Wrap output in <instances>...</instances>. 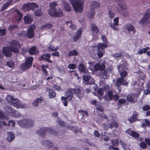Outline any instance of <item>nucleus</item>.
Here are the masks:
<instances>
[{"label": "nucleus", "mask_w": 150, "mask_h": 150, "mask_svg": "<svg viewBox=\"0 0 150 150\" xmlns=\"http://www.w3.org/2000/svg\"><path fill=\"white\" fill-rule=\"evenodd\" d=\"M10 46L4 47L2 51L3 54L6 57H11L12 52L18 53L19 52V49L21 47V45L19 42L15 40H12L9 42Z\"/></svg>", "instance_id": "1"}, {"label": "nucleus", "mask_w": 150, "mask_h": 150, "mask_svg": "<svg viewBox=\"0 0 150 150\" xmlns=\"http://www.w3.org/2000/svg\"><path fill=\"white\" fill-rule=\"evenodd\" d=\"M49 97L50 98H53L56 96V94L54 90H51L49 91Z\"/></svg>", "instance_id": "46"}, {"label": "nucleus", "mask_w": 150, "mask_h": 150, "mask_svg": "<svg viewBox=\"0 0 150 150\" xmlns=\"http://www.w3.org/2000/svg\"><path fill=\"white\" fill-rule=\"evenodd\" d=\"M118 4L120 7L121 9L123 10H125L127 8V6L126 5L124 4H121L120 2H118Z\"/></svg>", "instance_id": "53"}, {"label": "nucleus", "mask_w": 150, "mask_h": 150, "mask_svg": "<svg viewBox=\"0 0 150 150\" xmlns=\"http://www.w3.org/2000/svg\"><path fill=\"white\" fill-rule=\"evenodd\" d=\"M90 30L92 33L95 34L97 33L99 31L98 28L97 26L94 23H92L90 25Z\"/></svg>", "instance_id": "22"}, {"label": "nucleus", "mask_w": 150, "mask_h": 150, "mask_svg": "<svg viewBox=\"0 0 150 150\" xmlns=\"http://www.w3.org/2000/svg\"><path fill=\"white\" fill-rule=\"evenodd\" d=\"M48 14L51 16L54 17H61L63 16V13L62 10L60 8L56 10L55 9L52 11H50Z\"/></svg>", "instance_id": "11"}, {"label": "nucleus", "mask_w": 150, "mask_h": 150, "mask_svg": "<svg viewBox=\"0 0 150 150\" xmlns=\"http://www.w3.org/2000/svg\"><path fill=\"white\" fill-rule=\"evenodd\" d=\"M122 53H117L114 54H113L112 55V56L115 57H121L122 56Z\"/></svg>", "instance_id": "62"}, {"label": "nucleus", "mask_w": 150, "mask_h": 150, "mask_svg": "<svg viewBox=\"0 0 150 150\" xmlns=\"http://www.w3.org/2000/svg\"><path fill=\"white\" fill-rule=\"evenodd\" d=\"M120 143L124 150H127V148L126 147V143L123 141L120 140Z\"/></svg>", "instance_id": "43"}, {"label": "nucleus", "mask_w": 150, "mask_h": 150, "mask_svg": "<svg viewBox=\"0 0 150 150\" xmlns=\"http://www.w3.org/2000/svg\"><path fill=\"white\" fill-rule=\"evenodd\" d=\"M100 65V64L99 63H97L94 66V69L96 71H97L99 70Z\"/></svg>", "instance_id": "63"}, {"label": "nucleus", "mask_w": 150, "mask_h": 150, "mask_svg": "<svg viewBox=\"0 0 150 150\" xmlns=\"http://www.w3.org/2000/svg\"><path fill=\"white\" fill-rule=\"evenodd\" d=\"M6 99L11 105L16 107L17 108H25L27 107L26 104L21 103L19 99L15 98L11 96L7 95L6 97Z\"/></svg>", "instance_id": "2"}, {"label": "nucleus", "mask_w": 150, "mask_h": 150, "mask_svg": "<svg viewBox=\"0 0 150 150\" xmlns=\"http://www.w3.org/2000/svg\"><path fill=\"white\" fill-rule=\"evenodd\" d=\"M44 101V98L42 97L36 98L32 103V105L35 107H38L39 103H42Z\"/></svg>", "instance_id": "19"}, {"label": "nucleus", "mask_w": 150, "mask_h": 150, "mask_svg": "<svg viewBox=\"0 0 150 150\" xmlns=\"http://www.w3.org/2000/svg\"><path fill=\"white\" fill-rule=\"evenodd\" d=\"M109 17L111 19L113 18L115 16V13L111 12L110 10H109Z\"/></svg>", "instance_id": "61"}, {"label": "nucleus", "mask_w": 150, "mask_h": 150, "mask_svg": "<svg viewBox=\"0 0 150 150\" xmlns=\"http://www.w3.org/2000/svg\"><path fill=\"white\" fill-rule=\"evenodd\" d=\"M90 7L91 10H93L94 9L100 7L99 3L97 1H93L91 3Z\"/></svg>", "instance_id": "26"}, {"label": "nucleus", "mask_w": 150, "mask_h": 150, "mask_svg": "<svg viewBox=\"0 0 150 150\" xmlns=\"http://www.w3.org/2000/svg\"><path fill=\"white\" fill-rule=\"evenodd\" d=\"M119 18L116 17L113 20L114 23H110L109 26L113 29L114 30L116 31L118 30V28L117 26L119 25Z\"/></svg>", "instance_id": "15"}, {"label": "nucleus", "mask_w": 150, "mask_h": 150, "mask_svg": "<svg viewBox=\"0 0 150 150\" xmlns=\"http://www.w3.org/2000/svg\"><path fill=\"white\" fill-rule=\"evenodd\" d=\"M142 127L144 128L146 127L147 126L150 127V121L149 119H145L144 120V123H142Z\"/></svg>", "instance_id": "30"}, {"label": "nucleus", "mask_w": 150, "mask_h": 150, "mask_svg": "<svg viewBox=\"0 0 150 150\" xmlns=\"http://www.w3.org/2000/svg\"><path fill=\"white\" fill-rule=\"evenodd\" d=\"M72 91L71 88H68L65 92L64 96H62L61 98L63 104L65 107L68 106V102L70 101L73 99L74 93Z\"/></svg>", "instance_id": "3"}, {"label": "nucleus", "mask_w": 150, "mask_h": 150, "mask_svg": "<svg viewBox=\"0 0 150 150\" xmlns=\"http://www.w3.org/2000/svg\"><path fill=\"white\" fill-rule=\"evenodd\" d=\"M22 9L25 12L30 10V9L29 3L23 5L22 7Z\"/></svg>", "instance_id": "35"}, {"label": "nucleus", "mask_w": 150, "mask_h": 150, "mask_svg": "<svg viewBox=\"0 0 150 150\" xmlns=\"http://www.w3.org/2000/svg\"><path fill=\"white\" fill-rule=\"evenodd\" d=\"M82 28H80L78 30L76 31V34L73 38L74 42L77 41L79 39L81 38L82 33Z\"/></svg>", "instance_id": "16"}, {"label": "nucleus", "mask_w": 150, "mask_h": 150, "mask_svg": "<svg viewBox=\"0 0 150 150\" xmlns=\"http://www.w3.org/2000/svg\"><path fill=\"white\" fill-rule=\"evenodd\" d=\"M4 108L5 110L8 114L14 117L18 118L21 116V114L18 111L15 110L9 106L5 105Z\"/></svg>", "instance_id": "9"}, {"label": "nucleus", "mask_w": 150, "mask_h": 150, "mask_svg": "<svg viewBox=\"0 0 150 150\" xmlns=\"http://www.w3.org/2000/svg\"><path fill=\"white\" fill-rule=\"evenodd\" d=\"M126 99L130 103H134L137 100V96L133 93L128 95L126 97Z\"/></svg>", "instance_id": "14"}, {"label": "nucleus", "mask_w": 150, "mask_h": 150, "mask_svg": "<svg viewBox=\"0 0 150 150\" xmlns=\"http://www.w3.org/2000/svg\"><path fill=\"white\" fill-rule=\"evenodd\" d=\"M6 118V116L1 110L0 111V125Z\"/></svg>", "instance_id": "41"}, {"label": "nucleus", "mask_w": 150, "mask_h": 150, "mask_svg": "<svg viewBox=\"0 0 150 150\" xmlns=\"http://www.w3.org/2000/svg\"><path fill=\"white\" fill-rule=\"evenodd\" d=\"M28 52L30 54L32 55L36 54H38L39 53V51L38 49L35 46H33L30 48L28 50Z\"/></svg>", "instance_id": "20"}, {"label": "nucleus", "mask_w": 150, "mask_h": 150, "mask_svg": "<svg viewBox=\"0 0 150 150\" xmlns=\"http://www.w3.org/2000/svg\"><path fill=\"white\" fill-rule=\"evenodd\" d=\"M108 95L109 98L112 100V99L113 96L112 92L110 91H109L108 92Z\"/></svg>", "instance_id": "60"}, {"label": "nucleus", "mask_w": 150, "mask_h": 150, "mask_svg": "<svg viewBox=\"0 0 150 150\" xmlns=\"http://www.w3.org/2000/svg\"><path fill=\"white\" fill-rule=\"evenodd\" d=\"M97 45L94 46V47L97 48V55L99 58H101L105 52L104 49L107 48L108 46L106 44H101L99 43L97 44Z\"/></svg>", "instance_id": "8"}, {"label": "nucleus", "mask_w": 150, "mask_h": 150, "mask_svg": "<svg viewBox=\"0 0 150 150\" xmlns=\"http://www.w3.org/2000/svg\"><path fill=\"white\" fill-rule=\"evenodd\" d=\"M126 28L129 31H132L133 33L135 32V29L130 23L127 24L126 25Z\"/></svg>", "instance_id": "31"}, {"label": "nucleus", "mask_w": 150, "mask_h": 150, "mask_svg": "<svg viewBox=\"0 0 150 150\" xmlns=\"http://www.w3.org/2000/svg\"><path fill=\"white\" fill-rule=\"evenodd\" d=\"M51 56V54L50 53L43 54L40 57L39 59L40 61H43L45 60L46 58H50Z\"/></svg>", "instance_id": "32"}, {"label": "nucleus", "mask_w": 150, "mask_h": 150, "mask_svg": "<svg viewBox=\"0 0 150 150\" xmlns=\"http://www.w3.org/2000/svg\"><path fill=\"white\" fill-rule=\"evenodd\" d=\"M25 23L27 24H30L33 21V19L30 15H27L25 16L23 18Z\"/></svg>", "instance_id": "25"}, {"label": "nucleus", "mask_w": 150, "mask_h": 150, "mask_svg": "<svg viewBox=\"0 0 150 150\" xmlns=\"http://www.w3.org/2000/svg\"><path fill=\"white\" fill-rule=\"evenodd\" d=\"M8 136L6 139L8 142H10L12 141L15 137V135L14 133L12 132H8L7 133Z\"/></svg>", "instance_id": "21"}, {"label": "nucleus", "mask_w": 150, "mask_h": 150, "mask_svg": "<svg viewBox=\"0 0 150 150\" xmlns=\"http://www.w3.org/2000/svg\"><path fill=\"white\" fill-rule=\"evenodd\" d=\"M34 13L35 16H41L42 14V12L40 9H38L35 10Z\"/></svg>", "instance_id": "45"}, {"label": "nucleus", "mask_w": 150, "mask_h": 150, "mask_svg": "<svg viewBox=\"0 0 150 150\" xmlns=\"http://www.w3.org/2000/svg\"><path fill=\"white\" fill-rule=\"evenodd\" d=\"M10 4L8 3L4 4L3 5L2 9L1 10V11H2L6 9L7 7Z\"/></svg>", "instance_id": "57"}, {"label": "nucleus", "mask_w": 150, "mask_h": 150, "mask_svg": "<svg viewBox=\"0 0 150 150\" xmlns=\"http://www.w3.org/2000/svg\"><path fill=\"white\" fill-rule=\"evenodd\" d=\"M34 25H31L28 28L27 33V37L29 38H32L34 36V30L35 29Z\"/></svg>", "instance_id": "12"}, {"label": "nucleus", "mask_w": 150, "mask_h": 150, "mask_svg": "<svg viewBox=\"0 0 150 150\" xmlns=\"http://www.w3.org/2000/svg\"><path fill=\"white\" fill-rule=\"evenodd\" d=\"M84 82L87 85L93 84L95 83V80L93 78H91L90 74H88L83 76Z\"/></svg>", "instance_id": "10"}, {"label": "nucleus", "mask_w": 150, "mask_h": 150, "mask_svg": "<svg viewBox=\"0 0 150 150\" xmlns=\"http://www.w3.org/2000/svg\"><path fill=\"white\" fill-rule=\"evenodd\" d=\"M111 143L112 145L117 146L119 144V140L118 139H116L114 140H112Z\"/></svg>", "instance_id": "47"}, {"label": "nucleus", "mask_w": 150, "mask_h": 150, "mask_svg": "<svg viewBox=\"0 0 150 150\" xmlns=\"http://www.w3.org/2000/svg\"><path fill=\"white\" fill-rule=\"evenodd\" d=\"M33 57H28L25 60V62L30 67L32 65L33 61Z\"/></svg>", "instance_id": "29"}, {"label": "nucleus", "mask_w": 150, "mask_h": 150, "mask_svg": "<svg viewBox=\"0 0 150 150\" xmlns=\"http://www.w3.org/2000/svg\"><path fill=\"white\" fill-rule=\"evenodd\" d=\"M105 66L104 64H100L99 70L100 71H103L105 70Z\"/></svg>", "instance_id": "64"}, {"label": "nucleus", "mask_w": 150, "mask_h": 150, "mask_svg": "<svg viewBox=\"0 0 150 150\" xmlns=\"http://www.w3.org/2000/svg\"><path fill=\"white\" fill-rule=\"evenodd\" d=\"M46 132L54 135H57V132L55 130L52 129L51 127H43L36 131V133L42 137H45Z\"/></svg>", "instance_id": "5"}, {"label": "nucleus", "mask_w": 150, "mask_h": 150, "mask_svg": "<svg viewBox=\"0 0 150 150\" xmlns=\"http://www.w3.org/2000/svg\"><path fill=\"white\" fill-rule=\"evenodd\" d=\"M126 100L125 99H120L118 100V102L117 103L118 107L119 106H121L122 104H124L126 103Z\"/></svg>", "instance_id": "39"}, {"label": "nucleus", "mask_w": 150, "mask_h": 150, "mask_svg": "<svg viewBox=\"0 0 150 150\" xmlns=\"http://www.w3.org/2000/svg\"><path fill=\"white\" fill-rule=\"evenodd\" d=\"M71 89L76 97L81 100V98L84 96L85 92L83 88L81 86H77L74 88H71Z\"/></svg>", "instance_id": "6"}, {"label": "nucleus", "mask_w": 150, "mask_h": 150, "mask_svg": "<svg viewBox=\"0 0 150 150\" xmlns=\"http://www.w3.org/2000/svg\"><path fill=\"white\" fill-rule=\"evenodd\" d=\"M149 18L148 16H147L146 14H145L144 16L140 21V23L141 25H143L146 23H149L150 22L148 20Z\"/></svg>", "instance_id": "24"}, {"label": "nucleus", "mask_w": 150, "mask_h": 150, "mask_svg": "<svg viewBox=\"0 0 150 150\" xmlns=\"http://www.w3.org/2000/svg\"><path fill=\"white\" fill-rule=\"evenodd\" d=\"M140 146L142 149H145L147 147L146 144L144 142H141L140 143Z\"/></svg>", "instance_id": "55"}, {"label": "nucleus", "mask_w": 150, "mask_h": 150, "mask_svg": "<svg viewBox=\"0 0 150 150\" xmlns=\"http://www.w3.org/2000/svg\"><path fill=\"white\" fill-rule=\"evenodd\" d=\"M78 54V52L76 50H74L70 51L67 54V56H77Z\"/></svg>", "instance_id": "34"}, {"label": "nucleus", "mask_w": 150, "mask_h": 150, "mask_svg": "<svg viewBox=\"0 0 150 150\" xmlns=\"http://www.w3.org/2000/svg\"><path fill=\"white\" fill-rule=\"evenodd\" d=\"M75 12L76 13H81L83 9V3L79 0H70Z\"/></svg>", "instance_id": "4"}, {"label": "nucleus", "mask_w": 150, "mask_h": 150, "mask_svg": "<svg viewBox=\"0 0 150 150\" xmlns=\"http://www.w3.org/2000/svg\"><path fill=\"white\" fill-rule=\"evenodd\" d=\"M16 13L19 16L18 19L19 20H21L22 17V14L18 10H16Z\"/></svg>", "instance_id": "58"}, {"label": "nucleus", "mask_w": 150, "mask_h": 150, "mask_svg": "<svg viewBox=\"0 0 150 150\" xmlns=\"http://www.w3.org/2000/svg\"><path fill=\"white\" fill-rule=\"evenodd\" d=\"M138 112L135 111H134L132 116L128 119V120L131 123H133L134 121H138L137 118L138 116Z\"/></svg>", "instance_id": "18"}, {"label": "nucleus", "mask_w": 150, "mask_h": 150, "mask_svg": "<svg viewBox=\"0 0 150 150\" xmlns=\"http://www.w3.org/2000/svg\"><path fill=\"white\" fill-rule=\"evenodd\" d=\"M41 143L42 145H44L45 146L48 148L52 147L54 145V144L52 142L47 140L42 141Z\"/></svg>", "instance_id": "23"}, {"label": "nucleus", "mask_w": 150, "mask_h": 150, "mask_svg": "<svg viewBox=\"0 0 150 150\" xmlns=\"http://www.w3.org/2000/svg\"><path fill=\"white\" fill-rule=\"evenodd\" d=\"M42 70L43 72L45 74V76L48 74V71L46 70L45 66L44 65H43L42 67Z\"/></svg>", "instance_id": "59"}, {"label": "nucleus", "mask_w": 150, "mask_h": 150, "mask_svg": "<svg viewBox=\"0 0 150 150\" xmlns=\"http://www.w3.org/2000/svg\"><path fill=\"white\" fill-rule=\"evenodd\" d=\"M57 2H53L50 3L49 4V6L50 8L49 10L48 13L50 12V11H51L56 9V6L57 5Z\"/></svg>", "instance_id": "28"}, {"label": "nucleus", "mask_w": 150, "mask_h": 150, "mask_svg": "<svg viewBox=\"0 0 150 150\" xmlns=\"http://www.w3.org/2000/svg\"><path fill=\"white\" fill-rule=\"evenodd\" d=\"M68 68L71 69H76V65L74 64H70L68 66Z\"/></svg>", "instance_id": "54"}, {"label": "nucleus", "mask_w": 150, "mask_h": 150, "mask_svg": "<svg viewBox=\"0 0 150 150\" xmlns=\"http://www.w3.org/2000/svg\"><path fill=\"white\" fill-rule=\"evenodd\" d=\"M101 39L102 40V41L103 42H104V43H101V44H107L108 43V41L106 37L105 36V35H102L101 37Z\"/></svg>", "instance_id": "50"}, {"label": "nucleus", "mask_w": 150, "mask_h": 150, "mask_svg": "<svg viewBox=\"0 0 150 150\" xmlns=\"http://www.w3.org/2000/svg\"><path fill=\"white\" fill-rule=\"evenodd\" d=\"M107 73H108V71L107 70L104 71L102 75V77L103 79H105L107 78L108 76Z\"/></svg>", "instance_id": "51"}, {"label": "nucleus", "mask_w": 150, "mask_h": 150, "mask_svg": "<svg viewBox=\"0 0 150 150\" xmlns=\"http://www.w3.org/2000/svg\"><path fill=\"white\" fill-rule=\"evenodd\" d=\"M118 67L119 71H120V68L121 67H122V68L123 67V71L120 72V75L121 76L120 78H122V79H124V78L128 74V73L126 71H125L126 69H125V66L122 64H120L119 65Z\"/></svg>", "instance_id": "17"}, {"label": "nucleus", "mask_w": 150, "mask_h": 150, "mask_svg": "<svg viewBox=\"0 0 150 150\" xmlns=\"http://www.w3.org/2000/svg\"><path fill=\"white\" fill-rule=\"evenodd\" d=\"M46 28L49 29L53 27V25L51 23H46L45 24Z\"/></svg>", "instance_id": "56"}, {"label": "nucleus", "mask_w": 150, "mask_h": 150, "mask_svg": "<svg viewBox=\"0 0 150 150\" xmlns=\"http://www.w3.org/2000/svg\"><path fill=\"white\" fill-rule=\"evenodd\" d=\"M18 28V27L17 25H10L8 28V30L11 31H13L14 30H15V29L17 28Z\"/></svg>", "instance_id": "48"}, {"label": "nucleus", "mask_w": 150, "mask_h": 150, "mask_svg": "<svg viewBox=\"0 0 150 150\" xmlns=\"http://www.w3.org/2000/svg\"><path fill=\"white\" fill-rule=\"evenodd\" d=\"M20 67L21 69L24 71L26 70L27 69L30 67V66L25 63H23L21 64L20 66Z\"/></svg>", "instance_id": "36"}, {"label": "nucleus", "mask_w": 150, "mask_h": 150, "mask_svg": "<svg viewBox=\"0 0 150 150\" xmlns=\"http://www.w3.org/2000/svg\"><path fill=\"white\" fill-rule=\"evenodd\" d=\"M64 10L67 11H70L71 9V7L70 5L67 3H65L63 5Z\"/></svg>", "instance_id": "33"}, {"label": "nucleus", "mask_w": 150, "mask_h": 150, "mask_svg": "<svg viewBox=\"0 0 150 150\" xmlns=\"http://www.w3.org/2000/svg\"><path fill=\"white\" fill-rule=\"evenodd\" d=\"M6 30L5 29L0 28V36H4L6 34Z\"/></svg>", "instance_id": "52"}, {"label": "nucleus", "mask_w": 150, "mask_h": 150, "mask_svg": "<svg viewBox=\"0 0 150 150\" xmlns=\"http://www.w3.org/2000/svg\"><path fill=\"white\" fill-rule=\"evenodd\" d=\"M97 91L98 94L100 96H102L103 95L104 91L102 88H99Z\"/></svg>", "instance_id": "49"}, {"label": "nucleus", "mask_w": 150, "mask_h": 150, "mask_svg": "<svg viewBox=\"0 0 150 150\" xmlns=\"http://www.w3.org/2000/svg\"><path fill=\"white\" fill-rule=\"evenodd\" d=\"M30 10H34L35 8H38L37 4L35 3H29Z\"/></svg>", "instance_id": "38"}, {"label": "nucleus", "mask_w": 150, "mask_h": 150, "mask_svg": "<svg viewBox=\"0 0 150 150\" xmlns=\"http://www.w3.org/2000/svg\"><path fill=\"white\" fill-rule=\"evenodd\" d=\"M95 14V11L93 10H91V11L89 12L88 14V17L89 18H93Z\"/></svg>", "instance_id": "42"}, {"label": "nucleus", "mask_w": 150, "mask_h": 150, "mask_svg": "<svg viewBox=\"0 0 150 150\" xmlns=\"http://www.w3.org/2000/svg\"><path fill=\"white\" fill-rule=\"evenodd\" d=\"M124 80V79L122 78H119L116 81V85L118 87H120L122 84V83Z\"/></svg>", "instance_id": "37"}, {"label": "nucleus", "mask_w": 150, "mask_h": 150, "mask_svg": "<svg viewBox=\"0 0 150 150\" xmlns=\"http://www.w3.org/2000/svg\"><path fill=\"white\" fill-rule=\"evenodd\" d=\"M58 47L55 48L53 45H50L48 49L50 51H54L57 50H58Z\"/></svg>", "instance_id": "44"}, {"label": "nucleus", "mask_w": 150, "mask_h": 150, "mask_svg": "<svg viewBox=\"0 0 150 150\" xmlns=\"http://www.w3.org/2000/svg\"><path fill=\"white\" fill-rule=\"evenodd\" d=\"M6 65L9 67L13 68L15 65V64L12 60H9L6 62Z\"/></svg>", "instance_id": "40"}, {"label": "nucleus", "mask_w": 150, "mask_h": 150, "mask_svg": "<svg viewBox=\"0 0 150 150\" xmlns=\"http://www.w3.org/2000/svg\"><path fill=\"white\" fill-rule=\"evenodd\" d=\"M86 67L84 65L83 63H81L79 64L78 67V69L80 73H82L85 72Z\"/></svg>", "instance_id": "27"}, {"label": "nucleus", "mask_w": 150, "mask_h": 150, "mask_svg": "<svg viewBox=\"0 0 150 150\" xmlns=\"http://www.w3.org/2000/svg\"><path fill=\"white\" fill-rule=\"evenodd\" d=\"M125 133L135 139L139 137V134L138 133L132 130V129L130 128H129L126 130Z\"/></svg>", "instance_id": "13"}, {"label": "nucleus", "mask_w": 150, "mask_h": 150, "mask_svg": "<svg viewBox=\"0 0 150 150\" xmlns=\"http://www.w3.org/2000/svg\"><path fill=\"white\" fill-rule=\"evenodd\" d=\"M18 124L21 127L24 128H30L34 124L33 120L28 119L20 120L18 122Z\"/></svg>", "instance_id": "7"}]
</instances>
